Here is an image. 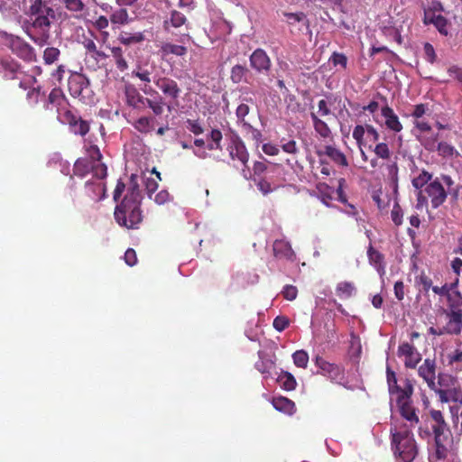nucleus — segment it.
Listing matches in <instances>:
<instances>
[{"mask_svg":"<svg viewBox=\"0 0 462 462\" xmlns=\"http://www.w3.org/2000/svg\"><path fill=\"white\" fill-rule=\"evenodd\" d=\"M28 15L31 23L27 34L39 46H44L50 39L51 18H55L54 10L43 0H34L30 5Z\"/></svg>","mask_w":462,"mask_h":462,"instance_id":"nucleus-1","label":"nucleus"},{"mask_svg":"<svg viewBox=\"0 0 462 462\" xmlns=\"http://www.w3.org/2000/svg\"><path fill=\"white\" fill-rule=\"evenodd\" d=\"M430 415L432 420L431 430L434 435L433 457L439 461L445 460L450 454L453 446L451 430L440 411L431 410Z\"/></svg>","mask_w":462,"mask_h":462,"instance_id":"nucleus-2","label":"nucleus"},{"mask_svg":"<svg viewBox=\"0 0 462 462\" xmlns=\"http://www.w3.org/2000/svg\"><path fill=\"white\" fill-rule=\"evenodd\" d=\"M392 448L403 462H412L419 453L414 436L406 425L391 427Z\"/></svg>","mask_w":462,"mask_h":462,"instance_id":"nucleus-3","label":"nucleus"},{"mask_svg":"<svg viewBox=\"0 0 462 462\" xmlns=\"http://www.w3.org/2000/svg\"><path fill=\"white\" fill-rule=\"evenodd\" d=\"M114 217L120 226L137 229L143 219L141 203L135 202L132 199H123L116 205Z\"/></svg>","mask_w":462,"mask_h":462,"instance_id":"nucleus-4","label":"nucleus"},{"mask_svg":"<svg viewBox=\"0 0 462 462\" xmlns=\"http://www.w3.org/2000/svg\"><path fill=\"white\" fill-rule=\"evenodd\" d=\"M226 150L231 161L229 164L239 170L245 180H249L251 178L248 167L249 152L244 142L239 137H235L227 145Z\"/></svg>","mask_w":462,"mask_h":462,"instance_id":"nucleus-5","label":"nucleus"},{"mask_svg":"<svg viewBox=\"0 0 462 462\" xmlns=\"http://www.w3.org/2000/svg\"><path fill=\"white\" fill-rule=\"evenodd\" d=\"M92 173L97 180H103L107 175V167L105 163L95 164L91 159L84 157L79 158L73 165V174L79 178L86 177L88 173Z\"/></svg>","mask_w":462,"mask_h":462,"instance_id":"nucleus-6","label":"nucleus"},{"mask_svg":"<svg viewBox=\"0 0 462 462\" xmlns=\"http://www.w3.org/2000/svg\"><path fill=\"white\" fill-rule=\"evenodd\" d=\"M58 118L62 124L68 125L69 131L76 135L84 137L89 132L90 125L88 121L84 120L70 109H65L63 112L60 111Z\"/></svg>","mask_w":462,"mask_h":462,"instance_id":"nucleus-7","label":"nucleus"},{"mask_svg":"<svg viewBox=\"0 0 462 462\" xmlns=\"http://www.w3.org/2000/svg\"><path fill=\"white\" fill-rule=\"evenodd\" d=\"M68 88L69 94L79 100L86 102L89 97V81L88 79L81 73L74 72L68 79Z\"/></svg>","mask_w":462,"mask_h":462,"instance_id":"nucleus-8","label":"nucleus"},{"mask_svg":"<svg viewBox=\"0 0 462 462\" xmlns=\"http://www.w3.org/2000/svg\"><path fill=\"white\" fill-rule=\"evenodd\" d=\"M152 82L162 91L164 99H169L170 103L178 102L181 94V88L177 81L168 77L154 76Z\"/></svg>","mask_w":462,"mask_h":462,"instance_id":"nucleus-9","label":"nucleus"},{"mask_svg":"<svg viewBox=\"0 0 462 462\" xmlns=\"http://www.w3.org/2000/svg\"><path fill=\"white\" fill-rule=\"evenodd\" d=\"M423 192L427 195V199H430L431 207L433 208H439L448 198V191L445 190L442 183L436 179L430 182L423 189Z\"/></svg>","mask_w":462,"mask_h":462,"instance_id":"nucleus-10","label":"nucleus"},{"mask_svg":"<svg viewBox=\"0 0 462 462\" xmlns=\"http://www.w3.org/2000/svg\"><path fill=\"white\" fill-rule=\"evenodd\" d=\"M141 89L144 95L152 97L146 98L145 106L152 110L155 116H162L164 112V106H166L163 97L151 86H145Z\"/></svg>","mask_w":462,"mask_h":462,"instance_id":"nucleus-11","label":"nucleus"},{"mask_svg":"<svg viewBox=\"0 0 462 462\" xmlns=\"http://www.w3.org/2000/svg\"><path fill=\"white\" fill-rule=\"evenodd\" d=\"M315 365L319 369V374L328 376L332 381H337L342 378L343 369L334 364L329 363L323 357L317 356L314 359Z\"/></svg>","mask_w":462,"mask_h":462,"instance_id":"nucleus-12","label":"nucleus"},{"mask_svg":"<svg viewBox=\"0 0 462 462\" xmlns=\"http://www.w3.org/2000/svg\"><path fill=\"white\" fill-rule=\"evenodd\" d=\"M445 324H436L434 327H430L429 331L432 335H457L462 330V319H443Z\"/></svg>","mask_w":462,"mask_h":462,"instance_id":"nucleus-13","label":"nucleus"},{"mask_svg":"<svg viewBox=\"0 0 462 462\" xmlns=\"http://www.w3.org/2000/svg\"><path fill=\"white\" fill-rule=\"evenodd\" d=\"M250 65L256 71L268 72L271 69V60L263 49H256L250 56Z\"/></svg>","mask_w":462,"mask_h":462,"instance_id":"nucleus-14","label":"nucleus"},{"mask_svg":"<svg viewBox=\"0 0 462 462\" xmlns=\"http://www.w3.org/2000/svg\"><path fill=\"white\" fill-rule=\"evenodd\" d=\"M11 49L14 54L23 60L34 61L36 60L34 49L20 38L12 41Z\"/></svg>","mask_w":462,"mask_h":462,"instance_id":"nucleus-15","label":"nucleus"},{"mask_svg":"<svg viewBox=\"0 0 462 462\" xmlns=\"http://www.w3.org/2000/svg\"><path fill=\"white\" fill-rule=\"evenodd\" d=\"M432 174L429 171L422 170L418 176L414 177L411 180V184L413 188L419 189L417 194L418 206L427 205V198L423 195V190L421 189L423 187H426L430 182H431Z\"/></svg>","mask_w":462,"mask_h":462,"instance_id":"nucleus-16","label":"nucleus"},{"mask_svg":"<svg viewBox=\"0 0 462 462\" xmlns=\"http://www.w3.org/2000/svg\"><path fill=\"white\" fill-rule=\"evenodd\" d=\"M418 373L420 377H422L428 386L431 390H436L437 384L435 382L436 379V363L435 360L426 358L423 364L419 367Z\"/></svg>","mask_w":462,"mask_h":462,"instance_id":"nucleus-17","label":"nucleus"},{"mask_svg":"<svg viewBox=\"0 0 462 462\" xmlns=\"http://www.w3.org/2000/svg\"><path fill=\"white\" fill-rule=\"evenodd\" d=\"M381 114L384 118V125L386 129L393 133H400L402 130L403 126L398 116L387 103L382 107Z\"/></svg>","mask_w":462,"mask_h":462,"instance_id":"nucleus-18","label":"nucleus"},{"mask_svg":"<svg viewBox=\"0 0 462 462\" xmlns=\"http://www.w3.org/2000/svg\"><path fill=\"white\" fill-rule=\"evenodd\" d=\"M391 395L395 396L396 404L401 405L411 401L413 394V384L410 379H405L403 386H397V389H393L389 392Z\"/></svg>","mask_w":462,"mask_h":462,"instance_id":"nucleus-19","label":"nucleus"},{"mask_svg":"<svg viewBox=\"0 0 462 462\" xmlns=\"http://www.w3.org/2000/svg\"><path fill=\"white\" fill-rule=\"evenodd\" d=\"M398 353L400 356H404V365L406 367L414 368L420 361V354L410 343H403L400 345L398 347Z\"/></svg>","mask_w":462,"mask_h":462,"instance_id":"nucleus-20","label":"nucleus"},{"mask_svg":"<svg viewBox=\"0 0 462 462\" xmlns=\"http://www.w3.org/2000/svg\"><path fill=\"white\" fill-rule=\"evenodd\" d=\"M0 71L4 73V77L6 79H19V75L23 74L21 66L11 58L0 60Z\"/></svg>","mask_w":462,"mask_h":462,"instance_id":"nucleus-21","label":"nucleus"},{"mask_svg":"<svg viewBox=\"0 0 462 462\" xmlns=\"http://www.w3.org/2000/svg\"><path fill=\"white\" fill-rule=\"evenodd\" d=\"M85 194L92 201H100L106 197V187L100 181L88 180L85 183Z\"/></svg>","mask_w":462,"mask_h":462,"instance_id":"nucleus-22","label":"nucleus"},{"mask_svg":"<svg viewBox=\"0 0 462 462\" xmlns=\"http://www.w3.org/2000/svg\"><path fill=\"white\" fill-rule=\"evenodd\" d=\"M253 171L255 176L263 177L267 174H282V167L263 159L254 162Z\"/></svg>","mask_w":462,"mask_h":462,"instance_id":"nucleus-23","label":"nucleus"},{"mask_svg":"<svg viewBox=\"0 0 462 462\" xmlns=\"http://www.w3.org/2000/svg\"><path fill=\"white\" fill-rule=\"evenodd\" d=\"M125 102L129 106L141 109L145 106L146 98L134 86L125 88Z\"/></svg>","mask_w":462,"mask_h":462,"instance_id":"nucleus-24","label":"nucleus"},{"mask_svg":"<svg viewBox=\"0 0 462 462\" xmlns=\"http://www.w3.org/2000/svg\"><path fill=\"white\" fill-rule=\"evenodd\" d=\"M273 250L274 256L277 258H284L291 261L295 259V253L292 250L291 244L285 240H275L273 245Z\"/></svg>","mask_w":462,"mask_h":462,"instance_id":"nucleus-25","label":"nucleus"},{"mask_svg":"<svg viewBox=\"0 0 462 462\" xmlns=\"http://www.w3.org/2000/svg\"><path fill=\"white\" fill-rule=\"evenodd\" d=\"M187 22L188 20L182 13L172 10L170 14V17L164 20L163 28L167 32H171V28L180 29L182 26L187 27Z\"/></svg>","mask_w":462,"mask_h":462,"instance_id":"nucleus-26","label":"nucleus"},{"mask_svg":"<svg viewBox=\"0 0 462 462\" xmlns=\"http://www.w3.org/2000/svg\"><path fill=\"white\" fill-rule=\"evenodd\" d=\"M367 256L371 265H373L380 275L385 273L384 256L378 250L369 245L367 249Z\"/></svg>","mask_w":462,"mask_h":462,"instance_id":"nucleus-27","label":"nucleus"},{"mask_svg":"<svg viewBox=\"0 0 462 462\" xmlns=\"http://www.w3.org/2000/svg\"><path fill=\"white\" fill-rule=\"evenodd\" d=\"M401 416L405 419L411 427H414L420 421L417 409L412 405V401L397 406Z\"/></svg>","mask_w":462,"mask_h":462,"instance_id":"nucleus-28","label":"nucleus"},{"mask_svg":"<svg viewBox=\"0 0 462 462\" xmlns=\"http://www.w3.org/2000/svg\"><path fill=\"white\" fill-rule=\"evenodd\" d=\"M451 318H462V294L458 291L451 290L448 296Z\"/></svg>","mask_w":462,"mask_h":462,"instance_id":"nucleus-29","label":"nucleus"},{"mask_svg":"<svg viewBox=\"0 0 462 462\" xmlns=\"http://www.w3.org/2000/svg\"><path fill=\"white\" fill-rule=\"evenodd\" d=\"M272 404L275 410L288 415H292L296 411L294 402H292L287 397H273L272 400Z\"/></svg>","mask_w":462,"mask_h":462,"instance_id":"nucleus-30","label":"nucleus"},{"mask_svg":"<svg viewBox=\"0 0 462 462\" xmlns=\"http://www.w3.org/2000/svg\"><path fill=\"white\" fill-rule=\"evenodd\" d=\"M60 2L69 12L73 13L76 18L82 17L88 9L83 0H60Z\"/></svg>","mask_w":462,"mask_h":462,"instance_id":"nucleus-31","label":"nucleus"},{"mask_svg":"<svg viewBox=\"0 0 462 462\" xmlns=\"http://www.w3.org/2000/svg\"><path fill=\"white\" fill-rule=\"evenodd\" d=\"M416 139L427 151L434 152L436 150V144L439 140V134L430 131V133L416 134Z\"/></svg>","mask_w":462,"mask_h":462,"instance_id":"nucleus-32","label":"nucleus"},{"mask_svg":"<svg viewBox=\"0 0 462 462\" xmlns=\"http://www.w3.org/2000/svg\"><path fill=\"white\" fill-rule=\"evenodd\" d=\"M423 22L425 24H434L441 34L448 35V20L443 15L432 14L430 20H428V13L425 12Z\"/></svg>","mask_w":462,"mask_h":462,"instance_id":"nucleus-33","label":"nucleus"},{"mask_svg":"<svg viewBox=\"0 0 462 462\" xmlns=\"http://www.w3.org/2000/svg\"><path fill=\"white\" fill-rule=\"evenodd\" d=\"M144 39V34L142 32H129L123 31L117 37V40L120 42V43L126 46L143 42Z\"/></svg>","mask_w":462,"mask_h":462,"instance_id":"nucleus-34","label":"nucleus"},{"mask_svg":"<svg viewBox=\"0 0 462 462\" xmlns=\"http://www.w3.org/2000/svg\"><path fill=\"white\" fill-rule=\"evenodd\" d=\"M324 154L329 157L334 162L337 163L340 166L347 167L348 162L346 155L336 147L331 145L325 146Z\"/></svg>","mask_w":462,"mask_h":462,"instance_id":"nucleus-35","label":"nucleus"},{"mask_svg":"<svg viewBox=\"0 0 462 462\" xmlns=\"http://www.w3.org/2000/svg\"><path fill=\"white\" fill-rule=\"evenodd\" d=\"M310 117L313 123V127L317 134H319L323 138H328L331 135V130L328 127V124L321 120L318 114L315 112L310 113Z\"/></svg>","mask_w":462,"mask_h":462,"instance_id":"nucleus-36","label":"nucleus"},{"mask_svg":"<svg viewBox=\"0 0 462 462\" xmlns=\"http://www.w3.org/2000/svg\"><path fill=\"white\" fill-rule=\"evenodd\" d=\"M48 102L57 106L58 116H60V111L63 112L67 109L64 107L66 99L60 88H53L50 92L48 96Z\"/></svg>","mask_w":462,"mask_h":462,"instance_id":"nucleus-37","label":"nucleus"},{"mask_svg":"<svg viewBox=\"0 0 462 462\" xmlns=\"http://www.w3.org/2000/svg\"><path fill=\"white\" fill-rule=\"evenodd\" d=\"M356 292V288L352 282H341L337 283L336 294L340 299H349Z\"/></svg>","mask_w":462,"mask_h":462,"instance_id":"nucleus-38","label":"nucleus"},{"mask_svg":"<svg viewBox=\"0 0 462 462\" xmlns=\"http://www.w3.org/2000/svg\"><path fill=\"white\" fill-rule=\"evenodd\" d=\"M161 51L164 56L173 54L176 56H185L187 54V48L182 45H177L171 42H165L161 47Z\"/></svg>","mask_w":462,"mask_h":462,"instance_id":"nucleus-39","label":"nucleus"},{"mask_svg":"<svg viewBox=\"0 0 462 462\" xmlns=\"http://www.w3.org/2000/svg\"><path fill=\"white\" fill-rule=\"evenodd\" d=\"M248 72L249 69L245 65L236 64L231 69L230 79L235 84L246 81L245 77Z\"/></svg>","mask_w":462,"mask_h":462,"instance_id":"nucleus-40","label":"nucleus"},{"mask_svg":"<svg viewBox=\"0 0 462 462\" xmlns=\"http://www.w3.org/2000/svg\"><path fill=\"white\" fill-rule=\"evenodd\" d=\"M279 384L285 391H292L296 388L297 382L294 376L289 372H282L277 379Z\"/></svg>","mask_w":462,"mask_h":462,"instance_id":"nucleus-41","label":"nucleus"},{"mask_svg":"<svg viewBox=\"0 0 462 462\" xmlns=\"http://www.w3.org/2000/svg\"><path fill=\"white\" fill-rule=\"evenodd\" d=\"M134 126L138 132L148 134L153 130V117L141 116L135 121Z\"/></svg>","mask_w":462,"mask_h":462,"instance_id":"nucleus-42","label":"nucleus"},{"mask_svg":"<svg viewBox=\"0 0 462 462\" xmlns=\"http://www.w3.org/2000/svg\"><path fill=\"white\" fill-rule=\"evenodd\" d=\"M256 186L263 195H267L275 190L279 187V183L269 180L267 176H263L259 179Z\"/></svg>","mask_w":462,"mask_h":462,"instance_id":"nucleus-43","label":"nucleus"},{"mask_svg":"<svg viewBox=\"0 0 462 462\" xmlns=\"http://www.w3.org/2000/svg\"><path fill=\"white\" fill-rule=\"evenodd\" d=\"M111 53L115 60L117 69L125 71L128 68L127 61L123 55V50L121 47L111 48Z\"/></svg>","mask_w":462,"mask_h":462,"instance_id":"nucleus-44","label":"nucleus"},{"mask_svg":"<svg viewBox=\"0 0 462 462\" xmlns=\"http://www.w3.org/2000/svg\"><path fill=\"white\" fill-rule=\"evenodd\" d=\"M132 75L133 77H136L141 81L144 82V87L151 86L150 83L152 81V77L158 76L157 74H153L152 70L146 68H138L136 70L133 71Z\"/></svg>","mask_w":462,"mask_h":462,"instance_id":"nucleus-45","label":"nucleus"},{"mask_svg":"<svg viewBox=\"0 0 462 462\" xmlns=\"http://www.w3.org/2000/svg\"><path fill=\"white\" fill-rule=\"evenodd\" d=\"M110 21L113 24H126L129 22V14L126 9L120 8L116 10L110 15Z\"/></svg>","mask_w":462,"mask_h":462,"instance_id":"nucleus-46","label":"nucleus"},{"mask_svg":"<svg viewBox=\"0 0 462 462\" xmlns=\"http://www.w3.org/2000/svg\"><path fill=\"white\" fill-rule=\"evenodd\" d=\"M457 383V380L452 375L448 374H439L438 383H436L437 390L448 389Z\"/></svg>","mask_w":462,"mask_h":462,"instance_id":"nucleus-47","label":"nucleus"},{"mask_svg":"<svg viewBox=\"0 0 462 462\" xmlns=\"http://www.w3.org/2000/svg\"><path fill=\"white\" fill-rule=\"evenodd\" d=\"M293 363L297 367L307 368L309 355L305 350H297L292 354Z\"/></svg>","mask_w":462,"mask_h":462,"instance_id":"nucleus-48","label":"nucleus"},{"mask_svg":"<svg viewBox=\"0 0 462 462\" xmlns=\"http://www.w3.org/2000/svg\"><path fill=\"white\" fill-rule=\"evenodd\" d=\"M250 108L246 104H240L236 111L237 121L243 125L244 128H252V125L245 121V116L249 114Z\"/></svg>","mask_w":462,"mask_h":462,"instance_id":"nucleus-49","label":"nucleus"},{"mask_svg":"<svg viewBox=\"0 0 462 462\" xmlns=\"http://www.w3.org/2000/svg\"><path fill=\"white\" fill-rule=\"evenodd\" d=\"M435 151H438L439 154L445 158L453 157L456 152L454 146L446 142L437 143Z\"/></svg>","mask_w":462,"mask_h":462,"instance_id":"nucleus-50","label":"nucleus"},{"mask_svg":"<svg viewBox=\"0 0 462 462\" xmlns=\"http://www.w3.org/2000/svg\"><path fill=\"white\" fill-rule=\"evenodd\" d=\"M284 16L287 18L289 24H294L295 23L303 22L304 24L308 27L310 25L309 20L304 13H284Z\"/></svg>","mask_w":462,"mask_h":462,"instance_id":"nucleus-51","label":"nucleus"},{"mask_svg":"<svg viewBox=\"0 0 462 462\" xmlns=\"http://www.w3.org/2000/svg\"><path fill=\"white\" fill-rule=\"evenodd\" d=\"M375 155L383 160H388L391 157V151L386 143H378L373 149Z\"/></svg>","mask_w":462,"mask_h":462,"instance_id":"nucleus-52","label":"nucleus"},{"mask_svg":"<svg viewBox=\"0 0 462 462\" xmlns=\"http://www.w3.org/2000/svg\"><path fill=\"white\" fill-rule=\"evenodd\" d=\"M416 282L421 287V291L428 293L433 287L432 280L424 273H421L417 278Z\"/></svg>","mask_w":462,"mask_h":462,"instance_id":"nucleus-53","label":"nucleus"},{"mask_svg":"<svg viewBox=\"0 0 462 462\" xmlns=\"http://www.w3.org/2000/svg\"><path fill=\"white\" fill-rule=\"evenodd\" d=\"M60 56V50L54 47H48L43 53V60L46 64H52Z\"/></svg>","mask_w":462,"mask_h":462,"instance_id":"nucleus-54","label":"nucleus"},{"mask_svg":"<svg viewBox=\"0 0 462 462\" xmlns=\"http://www.w3.org/2000/svg\"><path fill=\"white\" fill-rule=\"evenodd\" d=\"M124 199H132V200H134L135 202L142 203V196L136 182L132 183L127 189V193Z\"/></svg>","mask_w":462,"mask_h":462,"instance_id":"nucleus-55","label":"nucleus"},{"mask_svg":"<svg viewBox=\"0 0 462 462\" xmlns=\"http://www.w3.org/2000/svg\"><path fill=\"white\" fill-rule=\"evenodd\" d=\"M365 132V125L364 126L361 125H356L353 130V138L356 141L359 149L365 145L364 135Z\"/></svg>","mask_w":462,"mask_h":462,"instance_id":"nucleus-56","label":"nucleus"},{"mask_svg":"<svg viewBox=\"0 0 462 462\" xmlns=\"http://www.w3.org/2000/svg\"><path fill=\"white\" fill-rule=\"evenodd\" d=\"M391 217L395 226H399L402 224L403 211L397 202L393 207Z\"/></svg>","mask_w":462,"mask_h":462,"instance_id":"nucleus-57","label":"nucleus"},{"mask_svg":"<svg viewBox=\"0 0 462 462\" xmlns=\"http://www.w3.org/2000/svg\"><path fill=\"white\" fill-rule=\"evenodd\" d=\"M88 156L85 157L86 159H91V161L95 162V164L97 163H103L101 162L102 154L99 150V148L97 145H90L89 148L87 150Z\"/></svg>","mask_w":462,"mask_h":462,"instance_id":"nucleus-58","label":"nucleus"},{"mask_svg":"<svg viewBox=\"0 0 462 462\" xmlns=\"http://www.w3.org/2000/svg\"><path fill=\"white\" fill-rule=\"evenodd\" d=\"M186 127L195 135L201 134L204 132V129L199 120L188 119L186 121Z\"/></svg>","mask_w":462,"mask_h":462,"instance_id":"nucleus-59","label":"nucleus"},{"mask_svg":"<svg viewBox=\"0 0 462 462\" xmlns=\"http://www.w3.org/2000/svg\"><path fill=\"white\" fill-rule=\"evenodd\" d=\"M386 377H387L388 391L392 392L393 389H397V386H399V384L397 383L396 374L390 368V366H387V368H386Z\"/></svg>","mask_w":462,"mask_h":462,"instance_id":"nucleus-60","label":"nucleus"},{"mask_svg":"<svg viewBox=\"0 0 462 462\" xmlns=\"http://www.w3.org/2000/svg\"><path fill=\"white\" fill-rule=\"evenodd\" d=\"M282 294L284 299L293 300L298 295V289L293 285H285L282 291Z\"/></svg>","mask_w":462,"mask_h":462,"instance_id":"nucleus-61","label":"nucleus"},{"mask_svg":"<svg viewBox=\"0 0 462 462\" xmlns=\"http://www.w3.org/2000/svg\"><path fill=\"white\" fill-rule=\"evenodd\" d=\"M41 97H42L41 91L39 88H32L29 89L26 94L27 100L31 105L38 104Z\"/></svg>","mask_w":462,"mask_h":462,"instance_id":"nucleus-62","label":"nucleus"},{"mask_svg":"<svg viewBox=\"0 0 462 462\" xmlns=\"http://www.w3.org/2000/svg\"><path fill=\"white\" fill-rule=\"evenodd\" d=\"M423 50L426 60L431 64L434 63L437 58L434 47L430 43L426 42L424 44Z\"/></svg>","mask_w":462,"mask_h":462,"instance_id":"nucleus-63","label":"nucleus"},{"mask_svg":"<svg viewBox=\"0 0 462 462\" xmlns=\"http://www.w3.org/2000/svg\"><path fill=\"white\" fill-rule=\"evenodd\" d=\"M448 75L462 83V68L453 65L448 69Z\"/></svg>","mask_w":462,"mask_h":462,"instance_id":"nucleus-64","label":"nucleus"}]
</instances>
